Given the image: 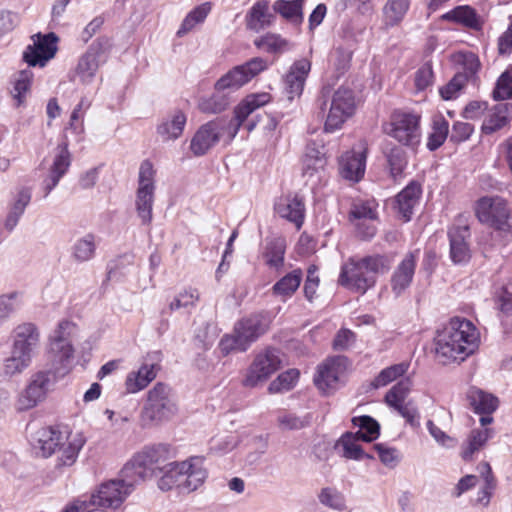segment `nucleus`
<instances>
[{"label": "nucleus", "instance_id": "obj_1", "mask_svg": "<svg viewBox=\"0 0 512 512\" xmlns=\"http://www.w3.org/2000/svg\"><path fill=\"white\" fill-rule=\"evenodd\" d=\"M479 343L478 328L470 320L454 317L435 337L436 356L443 364L463 361L477 350Z\"/></svg>", "mask_w": 512, "mask_h": 512}, {"label": "nucleus", "instance_id": "obj_2", "mask_svg": "<svg viewBox=\"0 0 512 512\" xmlns=\"http://www.w3.org/2000/svg\"><path fill=\"white\" fill-rule=\"evenodd\" d=\"M393 262V254L351 257L342 264L338 282L352 292L365 294L375 286L378 275L390 270Z\"/></svg>", "mask_w": 512, "mask_h": 512}, {"label": "nucleus", "instance_id": "obj_3", "mask_svg": "<svg viewBox=\"0 0 512 512\" xmlns=\"http://www.w3.org/2000/svg\"><path fill=\"white\" fill-rule=\"evenodd\" d=\"M268 68V63L261 57H255L238 65L224 74L216 83L215 91L209 98L202 99L199 107L206 113H220L229 105L225 91H235Z\"/></svg>", "mask_w": 512, "mask_h": 512}, {"label": "nucleus", "instance_id": "obj_4", "mask_svg": "<svg viewBox=\"0 0 512 512\" xmlns=\"http://www.w3.org/2000/svg\"><path fill=\"white\" fill-rule=\"evenodd\" d=\"M40 344V331L33 323H23L14 330L10 354L3 360V373L13 377L22 374L32 363Z\"/></svg>", "mask_w": 512, "mask_h": 512}, {"label": "nucleus", "instance_id": "obj_5", "mask_svg": "<svg viewBox=\"0 0 512 512\" xmlns=\"http://www.w3.org/2000/svg\"><path fill=\"white\" fill-rule=\"evenodd\" d=\"M178 412L177 396L173 389L163 382H158L146 393L141 421L145 426H157L171 421Z\"/></svg>", "mask_w": 512, "mask_h": 512}, {"label": "nucleus", "instance_id": "obj_6", "mask_svg": "<svg viewBox=\"0 0 512 512\" xmlns=\"http://www.w3.org/2000/svg\"><path fill=\"white\" fill-rule=\"evenodd\" d=\"M76 331L75 323L62 320L48 336L46 353L50 368L61 373V376L67 373L68 366L74 358L73 339Z\"/></svg>", "mask_w": 512, "mask_h": 512}, {"label": "nucleus", "instance_id": "obj_7", "mask_svg": "<svg viewBox=\"0 0 512 512\" xmlns=\"http://www.w3.org/2000/svg\"><path fill=\"white\" fill-rule=\"evenodd\" d=\"M58 375L61 373L51 368L33 373L16 399V409L27 411L43 402L57 383Z\"/></svg>", "mask_w": 512, "mask_h": 512}, {"label": "nucleus", "instance_id": "obj_8", "mask_svg": "<svg viewBox=\"0 0 512 512\" xmlns=\"http://www.w3.org/2000/svg\"><path fill=\"white\" fill-rule=\"evenodd\" d=\"M420 121L421 117L416 113L395 111L384 131L399 144L415 149L421 141Z\"/></svg>", "mask_w": 512, "mask_h": 512}, {"label": "nucleus", "instance_id": "obj_9", "mask_svg": "<svg viewBox=\"0 0 512 512\" xmlns=\"http://www.w3.org/2000/svg\"><path fill=\"white\" fill-rule=\"evenodd\" d=\"M476 216L493 229L512 233V209L501 197H482L476 205Z\"/></svg>", "mask_w": 512, "mask_h": 512}, {"label": "nucleus", "instance_id": "obj_10", "mask_svg": "<svg viewBox=\"0 0 512 512\" xmlns=\"http://www.w3.org/2000/svg\"><path fill=\"white\" fill-rule=\"evenodd\" d=\"M156 170L151 161L144 160L138 172V187L136 191L135 207L142 224L148 225L152 221V211L155 198Z\"/></svg>", "mask_w": 512, "mask_h": 512}, {"label": "nucleus", "instance_id": "obj_11", "mask_svg": "<svg viewBox=\"0 0 512 512\" xmlns=\"http://www.w3.org/2000/svg\"><path fill=\"white\" fill-rule=\"evenodd\" d=\"M282 365L279 352L276 349L267 348L257 353L247 368L242 384L248 388H255L265 383L275 374Z\"/></svg>", "mask_w": 512, "mask_h": 512}, {"label": "nucleus", "instance_id": "obj_12", "mask_svg": "<svg viewBox=\"0 0 512 512\" xmlns=\"http://www.w3.org/2000/svg\"><path fill=\"white\" fill-rule=\"evenodd\" d=\"M356 110L354 92L346 87L338 88L332 95L330 107L324 123V131L333 133L342 128Z\"/></svg>", "mask_w": 512, "mask_h": 512}, {"label": "nucleus", "instance_id": "obj_13", "mask_svg": "<svg viewBox=\"0 0 512 512\" xmlns=\"http://www.w3.org/2000/svg\"><path fill=\"white\" fill-rule=\"evenodd\" d=\"M449 257L454 265L464 266L471 259L472 252L468 242L470 238L469 220L459 215L448 229Z\"/></svg>", "mask_w": 512, "mask_h": 512}, {"label": "nucleus", "instance_id": "obj_14", "mask_svg": "<svg viewBox=\"0 0 512 512\" xmlns=\"http://www.w3.org/2000/svg\"><path fill=\"white\" fill-rule=\"evenodd\" d=\"M176 469L181 477L182 491L191 493L198 490L208 478L205 458L191 456L183 461H177Z\"/></svg>", "mask_w": 512, "mask_h": 512}, {"label": "nucleus", "instance_id": "obj_15", "mask_svg": "<svg viewBox=\"0 0 512 512\" xmlns=\"http://www.w3.org/2000/svg\"><path fill=\"white\" fill-rule=\"evenodd\" d=\"M32 44L23 53V59L29 66L43 67L52 59L57 51L58 37L55 33L35 34L32 36Z\"/></svg>", "mask_w": 512, "mask_h": 512}, {"label": "nucleus", "instance_id": "obj_16", "mask_svg": "<svg viewBox=\"0 0 512 512\" xmlns=\"http://www.w3.org/2000/svg\"><path fill=\"white\" fill-rule=\"evenodd\" d=\"M226 124L221 119L201 125L190 140L189 149L195 157L207 154L220 140Z\"/></svg>", "mask_w": 512, "mask_h": 512}, {"label": "nucleus", "instance_id": "obj_17", "mask_svg": "<svg viewBox=\"0 0 512 512\" xmlns=\"http://www.w3.org/2000/svg\"><path fill=\"white\" fill-rule=\"evenodd\" d=\"M348 359L344 356H335L327 359L318 366L314 383L324 393L337 388L341 378L347 371Z\"/></svg>", "mask_w": 512, "mask_h": 512}, {"label": "nucleus", "instance_id": "obj_18", "mask_svg": "<svg viewBox=\"0 0 512 512\" xmlns=\"http://www.w3.org/2000/svg\"><path fill=\"white\" fill-rule=\"evenodd\" d=\"M271 99V95L267 92L247 95L234 109V117L228 126L230 130L229 140H232L237 135L240 127L248 119L249 115L268 104Z\"/></svg>", "mask_w": 512, "mask_h": 512}, {"label": "nucleus", "instance_id": "obj_19", "mask_svg": "<svg viewBox=\"0 0 512 512\" xmlns=\"http://www.w3.org/2000/svg\"><path fill=\"white\" fill-rule=\"evenodd\" d=\"M418 259L419 250L410 251L393 271L390 286L396 297L402 295L412 284Z\"/></svg>", "mask_w": 512, "mask_h": 512}, {"label": "nucleus", "instance_id": "obj_20", "mask_svg": "<svg viewBox=\"0 0 512 512\" xmlns=\"http://www.w3.org/2000/svg\"><path fill=\"white\" fill-rule=\"evenodd\" d=\"M71 164V157L66 144L58 145L54 150L48 174L43 180L44 197L58 185L60 179L67 173Z\"/></svg>", "mask_w": 512, "mask_h": 512}, {"label": "nucleus", "instance_id": "obj_21", "mask_svg": "<svg viewBox=\"0 0 512 512\" xmlns=\"http://www.w3.org/2000/svg\"><path fill=\"white\" fill-rule=\"evenodd\" d=\"M69 429L60 426H47L38 429L33 437L32 444L44 457L51 456L65 439Z\"/></svg>", "mask_w": 512, "mask_h": 512}, {"label": "nucleus", "instance_id": "obj_22", "mask_svg": "<svg viewBox=\"0 0 512 512\" xmlns=\"http://www.w3.org/2000/svg\"><path fill=\"white\" fill-rule=\"evenodd\" d=\"M366 170V153L365 150L347 151L339 158V174L350 182H359Z\"/></svg>", "mask_w": 512, "mask_h": 512}, {"label": "nucleus", "instance_id": "obj_23", "mask_svg": "<svg viewBox=\"0 0 512 512\" xmlns=\"http://www.w3.org/2000/svg\"><path fill=\"white\" fill-rule=\"evenodd\" d=\"M310 70L311 63L306 58L299 59L291 65L284 77L285 92L289 100L302 94Z\"/></svg>", "mask_w": 512, "mask_h": 512}, {"label": "nucleus", "instance_id": "obj_24", "mask_svg": "<svg viewBox=\"0 0 512 512\" xmlns=\"http://www.w3.org/2000/svg\"><path fill=\"white\" fill-rule=\"evenodd\" d=\"M269 323L267 316L255 314L237 322L234 329L248 349L254 341L268 330Z\"/></svg>", "mask_w": 512, "mask_h": 512}, {"label": "nucleus", "instance_id": "obj_25", "mask_svg": "<svg viewBox=\"0 0 512 512\" xmlns=\"http://www.w3.org/2000/svg\"><path fill=\"white\" fill-rule=\"evenodd\" d=\"M86 443V437L80 431L69 430L65 439L57 448V466L70 467L78 458V455Z\"/></svg>", "mask_w": 512, "mask_h": 512}, {"label": "nucleus", "instance_id": "obj_26", "mask_svg": "<svg viewBox=\"0 0 512 512\" xmlns=\"http://www.w3.org/2000/svg\"><path fill=\"white\" fill-rule=\"evenodd\" d=\"M422 195L420 183L411 181L395 198L396 209L401 218L408 222L411 220L414 209L418 206Z\"/></svg>", "mask_w": 512, "mask_h": 512}, {"label": "nucleus", "instance_id": "obj_27", "mask_svg": "<svg viewBox=\"0 0 512 512\" xmlns=\"http://www.w3.org/2000/svg\"><path fill=\"white\" fill-rule=\"evenodd\" d=\"M274 208L281 218L294 223L297 229L301 228L305 216L302 198L297 195L282 196L276 201Z\"/></svg>", "mask_w": 512, "mask_h": 512}, {"label": "nucleus", "instance_id": "obj_28", "mask_svg": "<svg viewBox=\"0 0 512 512\" xmlns=\"http://www.w3.org/2000/svg\"><path fill=\"white\" fill-rule=\"evenodd\" d=\"M103 50L104 41L97 39L80 58L76 68V74L82 83L88 84L94 78L99 67V56Z\"/></svg>", "mask_w": 512, "mask_h": 512}, {"label": "nucleus", "instance_id": "obj_29", "mask_svg": "<svg viewBox=\"0 0 512 512\" xmlns=\"http://www.w3.org/2000/svg\"><path fill=\"white\" fill-rule=\"evenodd\" d=\"M158 370V364L144 362L138 370L127 374L125 379L126 391L131 394L142 391L157 377Z\"/></svg>", "mask_w": 512, "mask_h": 512}, {"label": "nucleus", "instance_id": "obj_30", "mask_svg": "<svg viewBox=\"0 0 512 512\" xmlns=\"http://www.w3.org/2000/svg\"><path fill=\"white\" fill-rule=\"evenodd\" d=\"M441 18L475 31H480L484 25L483 18L469 5L457 6L443 14Z\"/></svg>", "mask_w": 512, "mask_h": 512}, {"label": "nucleus", "instance_id": "obj_31", "mask_svg": "<svg viewBox=\"0 0 512 512\" xmlns=\"http://www.w3.org/2000/svg\"><path fill=\"white\" fill-rule=\"evenodd\" d=\"M186 122V114L181 110H174L157 125V134L163 141L176 140L182 135Z\"/></svg>", "mask_w": 512, "mask_h": 512}, {"label": "nucleus", "instance_id": "obj_32", "mask_svg": "<svg viewBox=\"0 0 512 512\" xmlns=\"http://www.w3.org/2000/svg\"><path fill=\"white\" fill-rule=\"evenodd\" d=\"M512 119V104L502 102L490 108L482 124V130L485 133H493L506 125Z\"/></svg>", "mask_w": 512, "mask_h": 512}, {"label": "nucleus", "instance_id": "obj_33", "mask_svg": "<svg viewBox=\"0 0 512 512\" xmlns=\"http://www.w3.org/2000/svg\"><path fill=\"white\" fill-rule=\"evenodd\" d=\"M31 191L27 188L21 189L13 202L9 207V211L4 220V228L11 232L17 226L20 218L25 212L26 207L29 205L31 201Z\"/></svg>", "mask_w": 512, "mask_h": 512}, {"label": "nucleus", "instance_id": "obj_34", "mask_svg": "<svg viewBox=\"0 0 512 512\" xmlns=\"http://www.w3.org/2000/svg\"><path fill=\"white\" fill-rule=\"evenodd\" d=\"M171 447L167 444H157L145 447L136 454V461L145 464L151 473L154 472V466L160 465L171 457Z\"/></svg>", "mask_w": 512, "mask_h": 512}, {"label": "nucleus", "instance_id": "obj_35", "mask_svg": "<svg viewBox=\"0 0 512 512\" xmlns=\"http://www.w3.org/2000/svg\"><path fill=\"white\" fill-rule=\"evenodd\" d=\"M34 74L31 69H23L16 72L11 78L10 94L19 107L25 103L26 97L30 92Z\"/></svg>", "mask_w": 512, "mask_h": 512}, {"label": "nucleus", "instance_id": "obj_36", "mask_svg": "<svg viewBox=\"0 0 512 512\" xmlns=\"http://www.w3.org/2000/svg\"><path fill=\"white\" fill-rule=\"evenodd\" d=\"M136 461V454L133 458L125 464L123 469L121 470V482H123L126 488L130 489L132 492L135 484L145 480L146 478L152 476L151 470L145 464L138 463Z\"/></svg>", "mask_w": 512, "mask_h": 512}, {"label": "nucleus", "instance_id": "obj_37", "mask_svg": "<svg viewBox=\"0 0 512 512\" xmlns=\"http://www.w3.org/2000/svg\"><path fill=\"white\" fill-rule=\"evenodd\" d=\"M302 278L301 269H295L287 273L272 286L273 295L280 297L282 301L288 300L298 290Z\"/></svg>", "mask_w": 512, "mask_h": 512}, {"label": "nucleus", "instance_id": "obj_38", "mask_svg": "<svg viewBox=\"0 0 512 512\" xmlns=\"http://www.w3.org/2000/svg\"><path fill=\"white\" fill-rule=\"evenodd\" d=\"M467 400L478 414H492L498 407V399L494 395L476 387L469 389Z\"/></svg>", "mask_w": 512, "mask_h": 512}, {"label": "nucleus", "instance_id": "obj_39", "mask_svg": "<svg viewBox=\"0 0 512 512\" xmlns=\"http://www.w3.org/2000/svg\"><path fill=\"white\" fill-rule=\"evenodd\" d=\"M492 436L493 430L490 428L473 429L467 437L466 442L463 444L461 452L462 458L465 461L471 460L473 455L479 452Z\"/></svg>", "mask_w": 512, "mask_h": 512}, {"label": "nucleus", "instance_id": "obj_40", "mask_svg": "<svg viewBox=\"0 0 512 512\" xmlns=\"http://www.w3.org/2000/svg\"><path fill=\"white\" fill-rule=\"evenodd\" d=\"M273 15L269 12L268 1H258L250 9L247 15V26L255 31L271 25Z\"/></svg>", "mask_w": 512, "mask_h": 512}, {"label": "nucleus", "instance_id": "obj_41", "mask_svg": "<svg viewBox=\"0 0 512 512\" xmlns=\"http://www.w3.org/2000/svg\"><path fill=\"white\" fill-rule=\"evenodd\" d=\"M96 238L93 234H86L77 239L71 247V257L76 263H85L92 260L96 253Z\"/></svg>", "mask_w": 512, "mask_h": 512}, {"label": "nucleus", "instance_id": "obj_42", "mask_svg": "<svg viewBox=\"0 0 512 512\" xmlns=\"http://www.w3.org/2000/svg\"><path fill=\"white\" fill-rule=\"evenodd\" d=\"M326 165L325 154L315 144H308L303 158L304 175L312 176L314 173L323 170Z\"/></svg>", "mask_w": 512, "mask_h": 512}, {"label": "nucleus", "instance_id": "obj_43", "mask_svg": "<svg viewBox=\"0 0 512 512\" xmlns=\"http://www.w3.org/2000/svg\"><path fill=\"white\" fill-rule=\"evenodd\" d=\"M410 7V0H387L383 7L384 21L388 26L399 24Z\"/></svg>", "mask_w": 512, "mask_h": 512}, {"label": "nucleus", "instance_id": "obj_44", "mask_svg": "<svg viewBox=\"0 0 512 512\" xmlns=\"http://www.w3.org/2000/svg\"><path fill=\"white\" fill-rule=\"evenodd\" d=\"M360 437L356 433L347 432L339 439L337 448H342V455L353 460H362L370 456L366 455L359 445Z\"/></svg>", "mask_w": 512, "mask_h": 512}, {"label": "nucleus", "instance_id": "obj_45", "mask_svg": "<svg viewBox=\"0 0 512 512\" xmlns=\"http://www.w3.org/2000/svg\"><path fill=\"white\" fill-rule=\"evenodd\" d=\"M210 11L211 4L209 2L202 3L194 8L184 18L179 30L177 31V35L181 37L193 30L198 24L203 23Z\"/></svg>", "mask_w": 512, "mask_h": 512}, {"label": "nucleus", "instance_id": "obj_46", "mask_svg": "<svg viewBox=\"0 0 512 512\" xmlns=\"http://www.w3.org/2000/svg\"><path fill=\"white\" fill-rule=\"evenodd\" d=\"M352 423L355 427L359 428L356 434L362 441L371 442L377 439L380 434L379 423L370 416L353 417Z\"/></svg>", "mask_w": 512, "mask_h": 512}, {"label": "nucleus", "instance_id": "obj_47", "mask_svg": "<svg viewBox=\"0 0 512 512\" xmlns=\"http://www.w3.org/2000/svg\"><path fill=\"white\" fill-rule=\"evenodd\" d=\"M302 7L303 0H277L273 5L275 12L296 24L301 23L303 20Z\"/></svg>", "mask_w": 512, "mask_h": 512}, {"label": "nucleus", "instance_id": "obj_48", "mask_svg": "<svg viewBox=\"0 0 512 512\" xmlns=\"http://www.w3.org/2000/svg\"><path fill=\"white\" fill-rule=\"evenodd\" d=\"M448 132V121L441 115L435 116L432 121V131L428 137V149L430 151L438 149L445 142Z\"/></svg>", "mask_w": 512, "mask_h": 512}, {"label": "nucleus", "instance_id": "obj_49", "mask_svg": "<svg viewBox=\"0 0 512 512\" xmlns=\"http://www.w3.org/2000/svg\"><path fill=\"white\" fill-rule=\"evenodd\" d=\"M319 502L335 511L348 512L345 496L335 488H322L318 494Z\"/></svg>", "mask_w": 512, "mask_h": 512}, {"label": "nucleus", "instance_id": "obj_50", "mask_svg": "<svg viewBox=\"0 0 512 512\" xmlns=\"http://www.w3.org/2000/svg\"><path fill=\"white\" fill-rule=\"evenodd\" d=\"M285 255V241L276 238L267 243L264 258L267 265L274 268L282 267Z\"/></svg>", "mask_w": 512, "mask_h": 512}, {"label": "nucleus", "instance_id": "obj_51", "mask_svg": "<svg viewBox=\"0 0 512 512\" xmlns=\"http://www.w3.org/2000/svg\"><path fill=\"white\" fill-rule=\"evenodd\" d=\"M377 203L375 200L358 201L353 204L350 216L355 222L374 221L377 219Z\"/></svg>", "mask_w": 512, "mask_h": 512}, {"label": "nucleus", "instance_id": "obj_52", "mask_svg": "<svg viewBox=\"0 0 512 512\" xmlns=\"http://www.w3.org/2000/svg\"><path fill=\"white\" fill-rule=\"evenodd\" d=\"M408 368L409 364L405 362L387 367L381 370V372L375 377L372 385L375 388L384 387L399 377L403 376L407 372Z\"/></svg>", "mask_w": 512, "mask_h": 512}, {"label": "nucleus", "instance_id": "obj_53", "mask_svg": "<svg viewBox=\"0 0 512 512\" xmlns=\"http://www.w3.org/2000/svg\"><path fill=\"white\" fill-rule=\"evenodd\" d=\"M412 382L405 378L397 382L385 395V402L388 406L394 408L405 402L411 389Z\"/></svg>", "mask_w": 512, "mask_h": 512}, {"label": "nucleus", "instance_id": "obj_54", "mask_svg": "<svg viewBox=\"0 0 512 512\" xmlns=\"http://www.w3.org/2000/svg\"><path fill=\"white\" fill-rule=\"evenodd\" d=\"M21 306V295L10 292L0 295V326L6 322Z\"/></svg>", "mask_w": 512, "mask_h": 512}, {"label": "nucleus", "instance_id": "obj_55", "mask_svg": "<svg viewBox=\"0 0 512 512\" xmlns=\"http://www.w3.org/2000/svg\"><path fill=\"white\" fill-rule=\"evenodd\" d=\"M492 96L494 100H512V67L498 77Z\"/></svg>", "mask_w": 512, "mask_h": 512}, {"label": "nucleus", "instance_id": "obj_56", "mask_svg": "<svg viewBox=\"0 0 512 512\" xmlns=\"http://www.w3.org/2000/svg\"><path fill=\"white\" fill-rule=\"evenodd\" d=\"M299 378V371L296 369H289L281 373L275 380H273L268 387L270 393H279L289 391L292 389Z\"/></svg>", "mask_w": 512, "mask_h": 512}, {"label": "nucleus", "instance_id": "obj_57", "mask_svg": "<svg viewBox=\"0 0 512 512\" xmlns=\"http://www.w3.org/2000/svg\"><path fill=\"white\" fill-rule=\"evenodd\" d=\"M255 45L258 48L272 53L284 52L291 49L290 43L277 34H267L256 40Z\"/></svg>", "mask_w": 512, "mask_h": 512}, {"label": "nucleus", "instance_id": "obj_58", "mask_svg": "<svg viewBox=\"0 0 512 512\" xmlns=\"http://www.w3.org/2000/svg\"><path fill=\"white\" fill-rule=\"evenodd\" d=\"M480 473L484 478V485L478 492L476 502L482 506H487L490 502L492 492L494 490V479L491 475V468L489 464L483 463L479 467Z\"/></svg>", "mask_w": 512, "mask_h": 512}, {"label": "nucleus", "instance_id": "obj_59", "mask_svg": "<svg viewBox=\"0 0 512 512\" xmlns=\"http://www.w3.org/2000/svg\"><path fill=\"white\" fill-rule=\"evenodd\" d=\"M177 461L170 462L163 468L164 474L158 480V487L162 491L171 490L177 487L182 490L181 477L176 469Z\"/></svg>", "mask_w": 512, "mask_h": 512}, {"label": "nucleus", "instance_id": "obj_60", "mask_svg": "<svg viewBox=\"0 0 512 512\" xmlns=\"http://www.w3.org/2000/svg\"><path fill=\"white\" fill-rule=\"evenodd\" d=\"M495 306L503 314H512V282L498 288L493 296Z\"/></svg>", "mask_w": 512, "mask_h": 512}, {"label": "nucleus", "instance_id": "obj_61", "mask_svg": "<svg viewBox=\"0 0 512 512\" xmlns=\"http://www.w3.org/2000/svg\"><path fill=\"white\" fill-rule=\"evenodd\" d=\"M455 59L463 66L465 79L475 75L480 68L479 58L473 52H459L455 55Z\"/></svg>", "mask_w": 512, "mask_h": 512}, {"label": "nucleus", "instance_id": "obj_62", "mask_svg": "<svg viewBox=\"0 0 512 512\" xmlns=\"http://www.w3.org/2000/svg\"><path fill=\"white\" fill-rule=\"evenodd\" d=\"M434 82V73L431 63L423 64L415 72L414 83L417 91H424Z\"/></svg>", "mask_w": 512, "mask_h": 512}, {"label": "nucleus", "instance_id": "obj_63", "mask_svg": "<svg viewBox=\"0 0 512 512\" xmlns=\"http://www.w3.org/2000/svg\"><path fill=\"white\" fill-rule=\"evenodd\" d=\"M277 423L282 430H299L308 424V419L299 417L293 413L281 412L277 416Z\"/></svg>", "mask_w": 512, "mask_h": 512}, {"label": "nucleus", "instance_id": "obj_64", "mask_svg": "<svg viewBox=\"0 0 512 512\" xmlns=\"http://www.w3.org/2000/svg\"><path fill=\"white\" fill-rule=\"evenodd\" d=\"M465 83V76L458 74L455 75L449 83L441 87L439 92L443 99L451 100L458 96Z\"/></svg>", "mask_w": 512, "mask_h": 512}]
</instances>
